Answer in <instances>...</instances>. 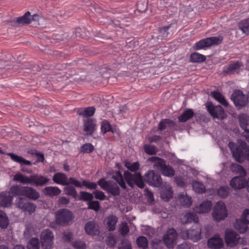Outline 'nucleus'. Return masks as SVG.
I'll return each instance as SVG.
<instances>
[{
	"instance_id": "1",
	"label": "nucleus",
	"mask_w": 249,
	"mask_h": 249,
	"mask_svg": "<svg viewBox=\"0 0 249 249\" xmlns=\"http://www.w3.org/2000/svg\"><path fill=\"white\" fill-rule=\"evenodd\" d=\"M9 194L6 192L0 193V208H8L11 206L13 197L24 196L30 200H36L40 197V194L35 189L28 186L14 184L9 188Z\"/></svg>"
},
{
	"instance_id": "2",
	"label": "nucleus",
	"mask_w": 249,
	"mask_h": 249,
	"mask_svg": "<svg viewBox=\"0 0 249 249\" xmlns=\"http://www.w3.org/2000/svg\"><path fill=\"white\" fill-rule=\"evenodd\" d=\"M228 146L231 151L232 157L236 161L242 163L246 160H249V146L244 141L238 139L237 144L230 142Z\"/></svg>"
},
{
	"instance_id": "3",
	"label": "nucleus",
	"mask_w": 249,
	"mask_h": 249,
	"mask_svg": "<svg viewBox=\"0 0 249 249\" xmlns=\"http://www.w3.org/2000/svg\"><path fill=\"white\" fill-rule=\"evenodd\" d=\"M13 181L19 182L23 184H31L36 187L43 186L48 184L50 179L40 174H34L30 176H24L20 173L16 174Z\"/></svg>"
},
{
	"instance_id": "4",
	"label": "nucleus",
	"mask_w": 249,
	"mask_h": 249,
	"mask_svg": "<svg viewBox=\"0 0 249 249\" xmlns=\"http://www.w3.org/2000/svg\"><path fill=\"white\" fill-rule=\"evenodd\" d=\"M201 229L200 224H194L188 230H181L180 235L184 240L190 239L194 242H197L201 238Z\"/></svg>"
},
{
	"instance_id": "5",
	"label": "nucleus",
	"mask_w": 249,
	"mask_h": 249,
	"mask_svg": "<svg viewBox=\"0 0 249 249\" xmlns=\"http://www.w3.org/2000/svg\"><path fill=\"white\" fill-rule=\"evenodd\" d=\"M15 200L16 207L24 212L31 214L36 210V205L29 200V198L24 196H17Z\"/></svg>"
},
{
	"instance_id": "6",
	"label": "nucleus",
	"mask_w": 249,
	"mask_h": 249,
	"mask_svg": "<svg viewBox=\"0 0 249 249\" xmlns=\"http://www.w3.org/2000/svg\"><path fill=\"white\" fill-rule=\"evenodd\" d=\"M124 178L128 185L132 189L134 188L135 184L141 189L143 188L145 186L143 177H142L140 172L132 174L128 171H125Z\"/></svg>"
},
{
	"instance_id": "7",
	"label": "nucleus",
	"mask_w": 249,
	"mask_h": 249,
	"mask_svg": "<svg viewBox=\"0 0 249 249\" xmlns=\"http://www.w3.org/2000/svg\"><path fill=\"white\" fill-rule=\"evenodd\" d=\"M231 99L238 109H240L246 106L249 103V97L243 93L242 90L236 89L231 96Z\"/></svg>"
},
{
	"instance_id": "8",
	"label": "nucleus",
	"mask_w": 249,
	"mask_h": 249,
	"mask_svg": "<svg viewBox=\"0 0 249 249\" xmlns=\"http://www.w3.org/2000/svg\"><path fill=\"white\" fill-rule=\"evenodd\" d=\"M73 218V214L70 210L62 209L56 212L55 222L57 225L65 226L68 225Z\"/></svg>"
},
{
	"instance_id": "9",
	"label": "nucleus",
	"mask_w": 249,
	"mask_h": 249,
	"mask_svg": "<svg viewBox=\"0 0 249 249\" xmlns=\"http://www.w3.org/2000/svg\"><path fill=\"white\" fill-rule=\"evenodd\" d=\"M143 180L149 185L155 187H160L162 183L160 175L153 170L148 171L143 176Z\"/></svg>"
},
{
	"instance_id": "10",
	"label": "nucleus",
	"mask_w": 249,
	"mask_h": 249,
	"mask_svg": "<svg viewBox=\"0 0 249 249\" xmlns=\"http://www.w3.org/2000/svg\"><path fill=\"white\" fill-rule=\"evenodd\" d=\"M206 107L207 111L213 118L222 120L227 117V114L220 105L215 106L212 102L208 101L206 104Z\"/></svg>"
},
{
	"instance_id": "11",
	"label": "nucleus",
	"mask_w": 249,
	"mask_h": 249,
	"mask_svg": "<svg viewBox=\"0 0 249 249\" xmlns=\"http://www.w3.org/2000/svg\"><path fill=\"white\" fill-rule=\"evenodd\" d=\"M228 215V210L224 203L222 201L217 202L214 206L212 216L216 221L224 220Z\"/></svg>"
},
{
	"instance_id": "12",
	"label": "nucleus",
	"mask_w": 249,
	"mask_h": 249,
	"mask_svg": "<svg viewBox=\"0 0 249 249\" xmlns=\"http://www.w3.org/2000/svg\"><path fill=\"white\" fill-rule=\"evenodd\" d=\"M40 238L43 249H51L53 248L54 235L51 230H43L41 232Z\"/></svg>"
},
{
	"instance_id": "13",
	"label": "nucleus",
	"mask_w": 249,
	"mask_h": 249,
	"mask_svg": "<svg viewBox=\"0 0 249 249\" xmlns=\"http://www.w3.org/2000/svg\"><path fill=\"white\" fill-rule=\"evenodd\" d=\"M177 236V231L174 228L169 229L167 231L166 233L163 237V240L168 248L171 249L174 247L176 244Z\"/></svg>"
},
{
	"instance_id": "14",
	"label": "nucleus",
	"mask_w": 249,
	"mask_h": 249,
	"mask_svg": "<svg viewBox=\"0 0 249 249\" xmlns=\"http://www.w3.org/2000/svg\"><path fill=\"white\" fill-rule=\"evenodd\" d=\"M75 178L71 177L68 179L66 175L63 173H56L53 178V180L54 183L61 184L63 186H68L69 185H73L72 182Z\"/></svg>"
},
{
	"instance_id": "15",
	"label": "nucleus",
	"mask_w": 249,
	"mask_h": 249,
	"mask_svg": "<svg viewBox=\"0 0 249 249\" xmlns=\"http://www.w3.org/2000/svg\"><path fill=\"white\" fill-rule=\"evenodd\" d=\"M239 239V235L236 231L232 230L226 231L225 240L228 246L231 247L235 246L238 244Z\"/></svg>"
},
{
	"instance_id": "16",
	"label": "nucleus",
	"mask_w": 249,
	"mask_h": 249,
	"mask_svg": "<svg viewBox=\"0 0 249 249\" xmlns=\"http://www.w3.org/2000/svg\"><path fill=\"white\" fill-rule=\"evenodd\" d=\"M101 125V132L103 134L108 132H111L112 134L116 135L118 137H121V132L119 128L116 126L112 127L108 121L104 120L102 121Z\"/></svg>"
},
{
	"instance_id": "17",
	"label": "nucleus",
	"mask_w": 249,
	"mask_h": 249,
	"mask_svg": "<svg viewBox=\"0 0 249 249\" xmlns=\"http://www.w3.org/2000/svg\"><path fill=\"white\" fill-rule=\"evenodd\" d=\"M84 228L86 233L90 236L98 235L100 233L99 225L94 221L88 222Z\"/></svg>"
},
{
	"instance_id": "18",
	"label": "nucleus",
	"mask_w": 249,
	"mask_h": 249,
	"mask_svg": "<svg viewBox=\"0 0 249 249\" xmlns=\"http://www.w3.org/2000/svg\"><path fill=\"white\" fill-rule=\"evenodd\" d=\"M248 184V182L242 177H234L230 181L231 186L234 189H241L244 188Z\"/></svg>"
},
{
	"instance_id": "19",
	"label": "nucleus",
	"mask_w": 249,
	"mask_h": 249,
	"mask_svg": "<svg viewBox=\"0 0 249 249\" xmlns=\"http://www.w3.org/2000/svg\"><path fill=\"white\" fill-rule=\"evenodd\" d=\"M156 165L160 168L162 174L165 176L172 177L175 174L174 168L169 165H166L165 160H163L162 162H157Z\"/></svg>"
},
{
	"instance_id": "20",
	"label": "nucleus",
	"mask_w": 249,
	"mask_h": 249,
	"mask_svg": "<svg viewBox=\"0 0 249 249\" xmlns=\"http://www.w3.org/2000/svg\"><path fill=\"white\" fill-rule=\"evenodd\" d=\"M84 131L87 135H91L96 129V124L95 121L91 118H88L83 120Z\"/></svg>"
},
{
	"instance_id": "21",
	"label": "nucleus",
	"mask_w": 249,
	"mask_h": 249,
	"mask_svg": "<svg viewBox=\"0 0 249 249\" xmlns=\"http://www.w3.org/2000/svg\"><path fill=\"white\" fill-rule=\"evenodd\" d=\"M73 185L76 187L82 188L85 186L87 189L90 190L96 189L97 188V183L91 182L89 180H82V181L78 180L75 178L73 182Z\"/></svg>"
},
{
	"instance_id": "22",
	"label": "nucleus",
	"mask_w": 249,
	"mask_h": 249,
	"mask_svg": "<svg viewBox=\"0 0 249 249\" xmlns=\"http://www.w3.org/2000/svg\"><path fill=\"white\" fill-rule=\"evenodd\" d=\"M207 245L211 249H220L223 246V242L219 236H215L208 240Z\"/></svg>"
},
{
	"instance_id": "23",
	"label": "nucleus",
	"mask_w": 249,
	"mask_h": 249,
	"mask_svg": "<svg viewBox=\"0 0 249 249\" xmlns=\"http://www.w3.org/2000/svg\"><path fill=\"white\" fill-rule=\"evenodd\" d=\"M212 205L211 201H204L202 202L198 206H196L195 208V211L199 213H207L211 211Z\"/></svg>"
},
{
	"instance_id": "24",
	"label": "nucleus",
	"mask_w": 249,
	"mask_h": 249,
	"mask_svg": "<svg viewBox=\"0 0 249 249\" xmlns=\"http://www.w3.org/2000/svg\"><path fill=\"white\" fill-rule=\"evenodd\" d=\"M96 108L93 106L86 107H80L77 109V114L83 117H90L95 113Z\"/></svg>"
},
{
	"instance_id": "25",
	"label": "nucleus",
	"mask_w": 249,
	"mask_h": 249,
	"mask_svg": "<svg viewBox=\"0 0 249 249\" xmlns=\"http://www.w3.org/2000/svg\"><path fill=\"white\" fill-rule=\"evenodd\" d=\"M195 115V113L193 109L187 108L178 117V122L180 123H185L192 119Z\"/></svg>"
},
{
	"instance_id": "26",
	"label": "nucleus",
	"mask_w": 249,
	"mask_h": 249,
	"mask_svg": "<svg viewBox=\"0 0 249 249\" xmlns=\"http://www.w3.org/2000/svg\"><path fill=\"white\" fill-rule=\"evenodd\" d=\"M238 119L241 128L245 132L249 130V116L247 114L242 113L238 115Z\"/></svg>"
},
{
	"instance_id": "27",
	"label": "nucleus",
	"mask_w": 249,
	"mask_h": 249,
	"mask_svg": "<svg viewBox=\"0 0 249 249\" xmlns=\"http://www.w3.org/2000/svg\"><path fill=\"white\" fill-rule=\"evenodd\" d=\"M31 13L26 12L23 16L16 18V22L19 26L28 25L31 23Z\"/></svg>"
},
{
	"instance_id": "28",
	"label": "nucleus",
	"mask_w": 249,
	"mask_h": 249,
	"mask_svg": "<svg viewBox=\"0 0 249 249\" xmlns=\"http://www.w3.org/2000/svg\"><path fill=\"white\" fill-rule=\"evenodd\" d=\"M7 155L10 157L13 161L19 163L21 166L23 165H32L30 161L26 160L21 156H18L13 153H9Z\"/></svg>"
},
{
	"instance_id": "29",
	"label": "nucleus",
	"mask_w": 249,
	"mask_h": 249,
	"mask_svg": "<svg viewBox=\"0 0 249 249\" xmlns=\"http://www.w3.org/2000/svg\"><path fill=\"white\" fill-rule=\"evenodd\" d=\"M176 125V123L170 119H162L158 124V130L162 131L167 127H172Z\"/></svg>"
},
{
	"instance_id": "30",
	"label": "nucleus",
	"mask_w": 249,
	"mask_h": 249,
	"mask_svg": "<svg viewBox=\"0 0 249 249\" xmlns=\"http://www.w3.org/2000/svg\"><path fill=\"white\" fill-rule=\"evenodd\" d=\"M247 222L241 217V219H236L234 227L240 233H245L248 230Z\"/></svg>"
},
{
	"instance_id": "31",
	"label": "nucleus",
	"mask_w": 249,
	"mask_h": 249,
	"mask_svg": "<svg viewBox=\"0 0 249 249\" xmlns=\"http://www.w3.org/2000/svg\"><path fill=\"white\" fill-rule=\"evenodd\" d=\"M181 221L184 224L191 223L193 221L195 222V224H196L198 223L199 219L198 216L193 213H187L181 218Z\"/></svg>"
},
{
	"instance_id": "32",
	"label": "nucleus",
	"mask_w": 249,
	"mask_h": 249,
	"mask_svg": "<svg viewBox=\"0 0 249 249\" xmlns=\"http://www.w3.org/2000/svg\"><path fill=\"white\" fill-rule=\"evenodd\" d=\"M106 191L114 196H120L121 193L120 189L117 183L112 181H110V184Z\"/></svg>"
},
{
	"instance_id": "33",
	"label": "nucleus",
	"mask_w": 249,
	"mask_h": 249,
	"mask_svg": "<svg viewBox=\"0 0 249 249\" xmlns=\"http://www.w3.org/2000/svg\"><path fill=\"white\" fill-rule=\"evenodd\" d=\"M43 192L46 196L53 197L59 195L61 193V191L57 187L48 186L45 187Z\"/></svg>"
},
{
	"instance_id": "34",
	"label": "nucleus",
	"mask_w": 249,
	"mask_h": 249,
	"mask_svg": "<svg viewBox=\"0 0 249 249\" xmlns=\"http://www.w3.org/2000/svg\"><path fill=\"white\" fill-rule=\"evenodd\" d=\"M211 95L217 101L225 107H227L228 103L224 96L219 91L214 90L211 93Z\"/></svg>"
},
{
	"instance_id": "35",
	"label": "nucleus",
	"mask_w": 249,
	"mask_h": 249,
	"mask_svg": "<svg viewBox=\"0 0 249 249\" xmlns=\"http://www.w3.org/2000/svg\"><path fill=\"white\" fill-rule=\"evenodd\" d=\"M242 66V63L237 61L229 65L227 67L224 69L223 72L227 74H230L232 73L233 71L239 70Z\"/></svg>"
},
{
	"instance_id": "36",
	"label": "nucleus",
	"mask_w": 249,
	"mask_h": 249,
	"mask_svg": "<svg viewBox=\"0 0 249 249\" xmlns=\"http://www.w3.org/2000/svg\"><path fill=\"white\" fill-rule=\"evenodd\" d=\"M206 60V56L198 53L195 52L190 54V62L192 63H201Z\"/></svg>"
},
{
	"instance_id": "37",
	"label": "nucleus",
	"mask_w": 249,
	"mask_h": 249,
	"mask_svg": "<svg viewBox=\"0 0 249 249\" xmlns=\"http://www.w3.org/2000/svg\"><path fill=\"white\" fill-rule=\"evenodd\" d=\"M9 224V220L6 213L0 210V228L2 229H6Z\"/></svg>"
},
{
	"instance_id": "38",
	"label": "nucleus",
	"mask_w": 249,
	"mask_h": 249,
	"mask_svg": "<svg viewBox=\"0 0 249 249\" xmlns=\"http://www.w3.org/2000/svg\"><path fill=\"white\" fill-rule=\"evenodd\" d=\"M210 47L207 38L202 39L199 41L196 42L193 46L195 50H199L205 49L206 48Z\"/></svg>"
},
{
	"instance_id": "39",
	"label": "nucleus",
	"mask_w": 249,
	"mask_h": 249,
	"mask_svg": "<svg viewBox=\"0 0 249 249\" xmlns=\"http://www.w3.org/2000/svg\"><path fill=\"white\" fill-rule=\"evenodd\" d=\"M75 187L70 185L66 186L64 188V192L67 196H71L76 199L78 197V195Z\"/></svg>"
},
{
	"instance_id": "40",
	"label": "nucleus",
	"mask_w": 249,
	"mask_h": 249,
	"mask_svg": "<svg viewBox=\"0 0 249 249\" xmlns=\"http://www.w3.org/2000/svg\"><path fill=\"white\" fill-rule=\"evenodd\" d=\"M117 221L118 218L116 215H111L108 216L107 225L109 231H113L115 229Z\"/></svg>"
},
{
	"instance_id": "41",
	"label": "nucleus",
	"mask_w": 249,
	"mask_h": 249,
	"mask_svg": "<svg viewBox=\"0 0 249 249\" xmlns=\"http://www.w3.org/2000/svg\"><path fill=\"white\" fill-rule=\"evenodd\" d=\"M239 28L247 35H249V18L242 20L239 23Z\"/></svg>"
},
{
	"instance_id": "42",
	"label": "nucleus",
	"mask_w": 249,
	"mask_h": 249,
	"mask_svg": "<svg viewBox=\"0 0 249 249\" xmlns=\"http://www.w3.org/2000/svg\"><path fill=\"white\" fill-rule=\"evenodd\" d=\"M143 149L145 153L149 155H156L158 151L157 148L154 145L152 144H144Z\"/></svg>"
},
{
	"instance_id": "43",
	"label": "nucleus",
	"mask_w": 249,
	"mask_h": 249,
	"mask_svg": "<svg viewBox=\"0 0 249 249\" xmlns=\"http://www.w3.org/2000/svg\"><path fill=\"white\" fill-rule=\"evenodd\" d=\"M207 38L210 47L213 45H219L222 42L223 40V37L221 36L207 37Z\"/></svg>"
},
{
	"instance_id": "44",
	"label": "nucleus",
	"mask_w": 249,
	"mask_h": 249,
	"mask_svg": "<svg viewBox=\"0 0 249 249\" xmlns=\"http://www.w3.org/2000/svg\"><path fill=\"white\" fill-rule=\"evenodd\" d=\"M93 198V193H90L87 192L81 191L80 192V196H79V200H83L84 201H90Z\"/></svg>"
},
{
	"instance_id": "45",
	"label": "nucleus",
	"mask_w": 249,
	"mask_h": 249,
	"mask_svg": "<svg viewBox=\"0 0 249 249\" xmlns=\"http://www.w3.org/2000/svg\"><path fill=\"white\" fill-rule=\"evenodd\" d=\"M28 249H39V241L37 238H32L27 244Z\"/></svg>"
},
{
	"instance_id": "46",
	"label": "nucleus",
	"mask_w": 249,
	"mask_h": 249,
	"mask_svg": "<svg viewBox=\"0 0 249 249\" xmlns=\"http://www.w3.org/2000/svg\"><path fill=\"white\" fill-rule=\"evenodd\" d=\"M217 195L222 198H225L229 195V188L227 186H221L217 190Z\"/></svg>"
},
{
	"instance_id": "47",
	"label": "nucleus",
	"mask_w": 249,
	"mask_h": 249,
	"mask_svg": "<svg viewBox=\"0 0 249 249\" xmlns=\"http://www.w3.org/2000/svg\"><path fill=\"white\" fill-rule=\"evenodd\" d=\"M192 186L195 192L198 193H202L205 191L204 185L200 182L196 180L193 181Z\"/></svg>"
},
{
	"instance_id": "48",
	"label": "nucleus",
	"mask_w": 249,
	"mask_h": 249,
	"mask_svg": "<svg viewBox=\"0 0 249 249\" xmlns=\"http://www.w3.org/2000/svg\"><path fill=\"white\" fill-rule=\"evenodd\" d=\"M94 149V146L90 143H86L83 144L80 149L81 153H91Z\"/></svg>"
},
{
	"instance_id": "49",
	"label": "nucleus",
	"mask_w": 249,
	"mask_h": 249,
	"mask_svg": "<svg viewBox=\"0 0 249 249\" xmlns=\"http://www.w3.org/2000/svg\"><path fill=\"white\" fill-rule=\"evenodd\" d=\"M136 243L139 248H146L148 246V241L146 237L141 236L137 238Z\"/></svg>"
},
{
	"instance_id": "50",
	"label": "nucleus",
	"mask_w": 249,
	"mask_h": 249,
	"mask_svg": "<svg viewBox=\"0 0 249 249\" xmlns=\"http://www.w3.org/2000/svg\"><path fill=\"white\" fill-rule=\"evenodd\" d=\"M88 209L94 210L95 212H97L100 209V203L97 200H90L88 203Z\"/></svg>"
},
{
	"instance_id": "51",
	"label": "nucleus",
	"mask_w": 249,
	"mask_h": 249,
	"mask_svg": "<svg viewBox=\"0 0 249 249\" xmlns=\"http://www.w3.org/2000/svg\"><path fill=\"white\" fill-rule=\"evenodd\" d=\"M72 245L75 249H86L87 247L86 243L80 239L73 242Z\"/></svg>"
},
{
	"instance_id": "52",
	"label": "nucleus",
	"mask_w": 249,
	"mask_h": 249,
	"mask_svg": "<svg viewBox=\"0 0 249 249\" xmlns=\"http://www.w3.org/2000/svg\"><path fill=\"white\" fill-rule=\"evenodd\" d=\"M145 195L147 196V201L150 204H153L155 203V199L153 195V193L149 191L148 189L145 190Z\"/></svg>"
},
{
	"instance_id": "53",
	"label": "nucleus",
	"mask_w": 249,
	"mask_h": 249,
	"mask_svg": "<svg viewBox=\"0 0 249 249\" xmlns=\"http://www.w3.org/2000/svg\"><path fill=\"white\" fill-rule=\"evenodd\" d=\"M110 184V181L108 182L105 180L104 178H101L98 180L97 182V185L98 184L100 186V187L103 190L107 191V188Z\"/></svg>"
},
{
	"instance_id": "54",
	"label": "nucleus",
	"mask_w": 249,
	"mask_h": 249,
	"mask_svg": "<svg viewBox=\"0 0 249 249\" xmlns=\"http://www.w3.org/2000/svg\"><path fill=\"white\" fill-rule=\"evenodd\" d=\"M93 194L95 195V198L100 200H104L106 199V195L104 193L101 191L95 190L93 192Z\"/></svg>"
},
{
	"instance_id": "55",
	"label": "nucleus",
	"mask_w": 249,
	"mask_h": 249,
	"mask_svg": "<svg viewBox=\"0 0 249 249\" xmlns=\"http://www.w3.org/2000/svg\"><path fill=\"white\" fill-rule=\"evenodd\" d=\"M116 239L113 235L108 236L106 239V244L108 247L112 248L116 244Z\"/></svg>"
},
{
	"instance_id": "56",
	"label": "nucleus",
	"mask_w": 249,
	"mask_h": 249,
	"mask_svg": "<svg viewBox=\"0 0 249 249\" xmlns=\"http://www.w3.org/2000/svg\"><path fill=\"white\" fill-rule=\"evenodd\" d=\"M162 139V137L160 135H154L148 138V141L150 143L155 142L158 143Z\"/></svg>"
},
{
	"instance_id": "57",
	"label": "nucleus",
	"mask_w": 249,
	"mask_h": 249,
	"mask_svg": "<svg viewBox=\"0 0 249 249\" xmlns=\"http://www.w3.org/2000/svg\"><path fill=\"white\" fill-rule=\"evenodd\" d=\"M140 168V163L138 162H135L132 163L131 165L130 166L128 170L131 172H136L138 170H139Z\"/></svg>"
},
{
	"instance_id": "58",
	"label": "nucleus",
	"mask_w": 249,
	"mask_h": 249,
	"mask_svg": "<svg viewBox=\"0 0 249 249\" xmlns=\"http://www.w3.org/2000/svg\"><path fill=\"white\" fill-rule=\"evenodd\" d=\"M112 26L114 27H119L120 28H123V25L124 24V23H121V20L119 18V19H114V20H112Z\"/></svg>"
},
{
	"instance_id": "59",
	"label": "nucleus",
	"mask_w": 249,
	"mask_h": 249,
	"mask_svg": "<svg viewBox=\"0 0 249 249\" xmlns=\"http://www.w3.org/2000/svg\"><path fill=\"white\" fill-rule=\"evenodd\" d=\"M119 249H132L131 245L129 242H123L119 247Z\"/></svg>"
},
{
	"instance_id": "60",
	"label": "nucleus",
	"mask_w": 249,
	"mask_h": 249,
	"mask_svg": "<svg viewBox=\"0 0 249 249\" xmlns=\"http://www.w3.org/2000/svg\"><path fill=\"white\" fill-rule=\"evenodd\" d=\"M241 217L249 224V209H246L243 211Z\"/></svg>"
},
{
	"instance_id": "61",
	"label": "nucleus",
	"mask_w": 249,
	"mask_h": 249,
	"mask_svg": "<svg viewBox=\"0 0 249 249\" xmlns=\"http://www.w3.org/2000/svg\"><path fill=\"white\" fill-rule=\"evenodd\" d=\"M176 249H191V247L186 242H183L182 244L178 245Z\"/></svg>"
},
{
	"instance_id": "62",
	"label": "nucleus",
	"mask_w": 249,
	"mask_h": 249,
	"mask_svg": "<svg viewBox=\"0 0 249 249\" xmlns=\"http://www.w3.org/2000/svg\"><path fill=\"white\" fill-rule=\"evenodd\" d=\"M73 234L72 232H69L64 234L63 239L67 242H70L72 240Z\"/></svg>"
},
{
	"instance_id": "63",
	"label": "nucleus",
	"mask_w": 249,
	"mask_h": 249,
	"mask_svg": "<svg viewBox=\"0 0 249 249\" xmlns=\"http://www.w3.org/2000/svg\"><path fill=\"white\" fill-rule=\"evenodd\" d=\"M70 202V199L65 196H62L59 199V203L62 205H67Z\"/></svg>"
},
{
	"instance_id": "64",
	"label": "nucleus",
	"mask_w": 249,
	"mask_h": 249,
	"mask_svg": "<svg viewBox=\"0 0 249 249\" xmlns=\"http://www.w3.org/2000/svg\"><path fill=\"white\" fill-rule=\"evenodd\" d=\"M129 231L128 226L126 223H125L121 228V233L122 235H126Z\"/></svg>"
}]
</instances>
